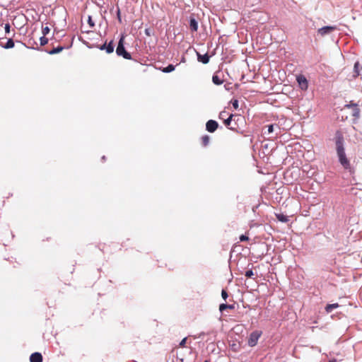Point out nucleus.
<instances>
[{"label": "nucleus", "mask_w": 362, "mask_h": 362, "mask_svg": "<svg viewBox=\"0 0 362 362\" xmlns=\"http://www.w3.org/2000/svg\"><path fill=\"white\" fill-rule=\"evenodd\" d=\"M334 141L336 145V152L339 163L346 170H348L351 175H353L355 170L354 168L351 167L350 160L346 156L344 148V138L340 130L336 131Z\"/></svg>", "instance_id": "obj_1"}, {"label": "nucleus", "mask_w": 362, "mask_h": 362, "mask_svg": "<svg viewBox=\"0 0 362 362\" xmlns=\"http://www.w3.org/2000/svg\"><path fill=\"white\" fill-rule=\"evenodd\" d=\"M125 37L126 35L124 33H121L119 35V38L115 49L116 54L124 59L133 60L132 54L127 50L124 46Z\"/></svg>", "instance_id": "obj_2"}, {"label": "nucleus", "mask_w": 362, "mask_h": 362, "mask_svg": "<svg viewBox=\"0 0 362 362\" xmlns=\"http://www.w3.org/2000/svg\"><path fill=\"white\" fill-rule=\"evenodd\" d=\"M74 37H75L74 35L72 36L71 43L68 45H64V46L58 45L57 47H54L52 49H42L39 47H37L36 48H33V49L38 50V51H45V52H47L48 54H50V55L57 54H59L61 52H62L64 49H70L73 46V42H74Z\"/></svg>", "instance_id": "obj_3"}, {"label": "nucleus", "mask_w": 362, "mask_h": 362, "mask_svg": "<svg viewBox=\"0 0 362 362\" xmlns=\"http://www.w3.org/2000/svg\"><path fill=\"white\" fill-rule=\"evenodd\" d=\"M94 47L101 51H105L107 54H110L114 52L115 45L114 40H111L110 42H107V40H105V42L101 45L95 44Z\"/></svg>", "instance_id": "obj_4"}, {"label": "nucleus", "mask_w": 362, "mask_h": 362, "mask_svg": "<svg viewBox=\"0 0 362 362\" xmlns=\"http://www.w3.org/2000/svg\"><path fill=\"white\" fill-rule=\"evenodd\" d=\"M339 30V28H338L337 25H325V26L318 28L317 30V35H320L321 37H325L327 35L331 34L332 32H334L335 30Z\"/></svg>", "instance_id": "obj_5"}, {"label": "nucleus", "mask_w": 362, "mask_h": 362, "mask_svg": "<svg viewBox=\"0 0 362 362\" xmlns=\"http://www.w3.org/2000/svg\"><path fill=\"white\" fill-rule=\"evenodd\" d=\"M262 334V331L255 330L252 332L249 336L247 340V344L250 347H253L257 345V341Z\"/></svg>", "instance_id": "obj_6"}, {"label": "nucleus", "mask_w": 362, "mask_h": 362, "mask_svg": "<svg viewBox=\"0 0 362 362\" xmlns=\"http://www.w3.org/2000/svg\"><path fill=\"white\" fill-rule=\"evenodd\" d=\"M296 79L300 90L305 91L308 89L309 81L303 74L297 75Z\"/></svg>", "instance_id": "obj_7"}, {"label": "nucleus", "mask_w": 362, "mask_h": 362, "mask_svg": "<svg viewBox=\"0 0 362 362\" xmlns=\"http://www.w3.org/2000/svg\"><path fill=\"white\" fill-rule=\"evenodd\" d=\"M218 127V122L214 119H209L206 123V130L209 133L215 132Z\"/></svg>", "instance_id": "obj_8"}, {"label": "nucleus", "mask_w": 362, "mask_h": 362, "mask_svg": "<svg viewBox=\"0 0 362 362\" xmlns=\"http://www.w3.org/2000/svg\"><path fill=\"white\" fill-rule=\"evenodd\" d=\"M196 54L197 57V61L203 64H206L209 62L211 54H209L208 52L205 54H201L200 52L196 51Z\"/></svg>", "instance_id": "obj_9"}, {"label": "nucleus", "mask_w": 362, "mask_h": 362, "mask_svg": "<svg viewBox=\"0 0 362 362\" xmlns=\"http://www.w3.org/2000/svg\"><path fill=\"white\" fill-rule=\"evenodd\" d=\"M188 24L192 32H197L199 28L198 21L195 18L194 14L189 17Z\"/></svg>", "instance_id": "obj_10"}, {"label": "nucleus", "mask_w": 362, "mask_h": 362, "mask_svg": "<svg viewBox=\"0 0 362 362\" xmlns=\"http://www.w3.org/2000/svg\"><path fill=\"white\" fill-rule=\"evenodd\" d=\"M223 64H221L220 66H219V70L216 71L213 76H212V82L214 84L216 85V86H220L221 85L224 80L222 79L220 76H219V73L221 72V69H222V66Z\"/></svg>", "instance_id": "obj_11"}, {"label": "nucleus", "mask_w": 362, "mask_h": 362, "mask_svg": "<svg viewBox=\"0 0 362 362\" xmlns=\"http://www.w3.org/2000/svg\"><path fill=\"white\" fill-rule=\"evenodd\" d=\"M30 362H42L43 356L40 352H33L29 358Z\"/></svg>", "instance_id": "obj_12"}, {"label": "nucleus", "mask_w": 362, "mask_h": 362, "mask_svg": "<svg viewBox=\"0 0 362 362\" xmlns=\"http://www.w3.org/2000/svg\"><path fill=\"white\" fill-rule=\"evenodd\" d=\"M235 308V303L233 304H228L226 303H223L219 305L218 310L219 312L223 315L224 312L229 309V310H234Z\"/></svg>", "instance_id": "obj_13"}, {"label": "nucleus", "mask_w": 362, "mask_h": 362, "mask_svg": "<svg viewBox=\"0 0 362 362\" xmlns=\"http://www.w3.org/2000/svg\"><path fill=\"white\" fill-rule=\"evenodd\" d=\"M233 116V114H230V115H228L226 119H224L223 124L228 129L238 132L236 128L230 127V124Z\"/></svg>", "instance_id": "obj_14"}, {"label": "nucleus", "mask_w": 362, "mask_h": 362, "mask_svg": "<svg viewBox=\"0 0 362 362\" xmlns=\"http://www.w3.org/2000/svg\"><path fill=\"white\" fill-rule=\"evenodd\" d=\"M362 71V66L358 61H356L354 64V78L358 77Z\"/></svg>", "instance_id": "obj_15"}, {"label": "nucleus", "mask_w": 362, "mask_h": 362, "mask_svg": "<svg viewBox=\"0 0 362 362\" xmlns=\"http://www.w3.org/2000/svg\"><path fill=\"white\" fill-rule=\"evenodd\" d=\"M275 216L279 222L286 223L289 221L288 216L286 214H284L283 213L275 214Z\"/></svg>", "instance_id": "obj_16"}, {"label": "nucleus", "mask_w": 362, "mask_h": 362, "mask_svg": "<svg viewBox=\"0 0 362 362\" xmlns=\"http://www.w3.org/2000/svg\"><path fill=\"white\" fill-rule=\"evenodd\" d=\"M252 267H253L252 264L248 262L247 265V270H246L245 272V276L247 278H253V276H255V273L252 270Z\"/></svg>", "instance_id": "obj_17"}, {"label": "nucleus", "mask_w": 362, "mask_h": 362, "mask_svg": "<svg viewBox=\"0 0 362 362\" xmlns=\"http://www.w3.org/2000/svg\"><path fill=\"white\" fill-rule=\"evenodd\" d=\"M339 306L340 305L338 303H331V304L328 303L326 305L325 310L327 313H330L332 312V310L334 309L338 308Z\"/></svg>", "instance_id": "obj_18"}, {"label": "nucleus", "mask_w": 362, "mask_h": 362, "mask_svg": "<svg viewBox=\"0 0 362 362\" xmlns=\"http://www.w3.org/2000/svg\"><path fill=\"white\" fill-rule=\"evenodd\" d=\"M15 46L14 40L12 38H8L6 42L4 45H1V47L4 49H11Z\"/></svg>", "instance_id": "obj_19"}, {"label": "nucleus", "mask_w": 362, "mask_h": 362, "mask_svg": "<svg viewBox=\"0 0 362 362\" xmlns=\"http://www.w3.org/2000/svg\"><path fill=\"white\" fill-rule=\"evenodd\" d=\"M175 69V65L169 64L167 66L162 69L163 73H171Z\"/></svg>", "instance_id": "obj_20"}, {"label": "nucleus", "mask_w": 362, "mask_h": 362, "mask_svg": "<svg viewBox=\"0 0 362 362\" xmlns=\"http://www.w3.org/2000/svg\"><path fill=\"white\" fill-rule=\"evenodd\" d=\"M353 106H354V109H353V111H352V115L354 117H358L359 115H360V109L358 106L357 104H353Z\"/></svg>", "instance_id": "obj_21"}, {"label": "nucleus", "mask_w": 362, "mask_h": 362, "mask_svg": "<svg viewBox=\"0 0 362 362\" xmlns=\"http://www.w3.org/2000/svg\"><path fill=\"white\" fill-rule=\"evenodd\" d=\"M210 142V136L207 134H205L202 136V144L203 146H206Z\"/></svg>", "instance_id": "obj_22"}, {"label": "nucleus", "mask_w": 362, "mask_h": 362, "mask_svg": "<svg viewBox=\"0 0 362 362\" xmlns=\"http://www.w3.org/2000/svg\"><path fill=\"white\" fill-rule=\"evenodd\" d=\"M274 124H269L267 125L265 127L267 128V132H264V134H271L274 132Z\"/></svg>", "instance_id": "obj_23"}, {"label": "nucleus", "mask_w": 362, "mask_h": 362, "mask_svg": "<svg viewBox=\"0 0 362 362\" xmlns=\"http://www.w3.org/2000/svg\"><path fill=\"white\" fill-rule=\"evenodd\" d=\"M230 349L233 352H238L240 349V344H236V343H233L232 344L230 345Z\"/></svg>", "instance_id": "obj_24"}, {"label": "nucleus", "mask_w": 362, "mask_h": 362, "mask_svg": "<svg viewBox=\"0 0 362 362\" xmlns=\"http://www.w3.org/2000/svg\"><path fill=\"white\" fill-rule=\"evenodd\" d=\"M49 42V39L45 36V35H42L40 37V46H45Z\"/></svg>", "instance_id": "obj_25"}, {"label": "nucleus", "mask_w": 362, "mask_h": 362, "mask_svg": "<svg viewBox=\"0 0 362 362\" xmlns=\"http://www.w3.org/2000/svg\"><path fill=\"white\" fill-rule=\"evenodd\" d=\"M230 103L233 106V107L235 109V110H238V107H239V101L238 99L236 98H233L231 100H230Z\"/></svg>", "instance_id": "obj_26"}, {"label": "nucleus", "mask_w": 362, "mask_h": 362, "mask_svg": "<svg viewBox=\"0 0 362 362\" xmlns=\"http://www.w3.org/2000/svg\"><path fill=\"white\" fill-rule=\"evenodd\" d=\"M228 115H230V114L226 112V110H223L221 112H220L219 115H218V118L220 119H223V121L224 120V119H226Z\"/></svg>", "instance_id": "obj_27"}, {"label": "nucleus", "mask_w": 362, "mask_h": 362, "mask_svg": "<svg viewBox=\"0 0 362 362\" xmlns=\"http://www.w3.org/2000/svg\"><path fill=\"white\" fill-rule=\"evenodd\" d=\"M116 16H117V21H119V23H122L121 11L118 6H117Z\"/></svg>", "instance_id": "obj_28"}, {"label": "nucleus", "mask_w": 362, "mask_h": 362, "mask_svg": "<svg viewBox=\"0 0 362 362\" xmlns=\"http://www.w3.org/2000/svg\"><path fill=\"white\" fill-rule=\"evenodd\" d=\"M50 32V28L48 26H42V35L47 36Z\"/></svg>", "instance_id": "obj_29"}, {"label": "nucleus", "mask_w": 362, "mask_h": 362, "mask_svg": "<svg viewBox=\"0 0 362 362\" xmlns=\"http://www.w3.org/2000/svg\"><path fill=\"white\" fill-rule=\"evenodd\" d=\"M87 23H88V25L90 26V28H93L95 26V22L93 20L91 16H88Z\"/></svg>", "instance_id": "obj_30"}, {"label": "nucleus", "mask_w": 362, "mask_h": 362, "mask_svg": "<svg viewBox=\"0 0 362 362\" xmlns=\"http://www.w3.org/2000/svg\"><path fill=\"white\" fill-rule=\"evenodd\" d=\"M221 297L226 301L228 298V293L226 288L221 290Z\"/></svg>", "instance_id": "obj_31"}, {"label": "nucleus", "mask_w": 362, "mask_h": 362, "mask_svg": "<svg viewBox=\"0 0 362 362\" xmlns=\"http://www.w3.org/2000/svg\"><path fill=\"white\" fill-rule=\"evenodd\" d=\"M239 240L240 242L247 241L249 240V237L246 234H242L240 235Z\"/></svg>", "instance_id": "obj_32"}, {"label": "nucleus", "mask_w": 362, "mask_h": 362, "mask_svg": "<svg viewBox=\"0 0 362 362\" xmlns=\"http://www.w3.org/2000/svg\"><path fill=\"white\" fill-rule=\"evenodd\" d=\"M4 30H5V33L6 34H9L10 32H11V25L9 23H7L5 24V26H4Z\"/></svg>", "instance_id": "obj_33"}, {"label": "nucleus", "mask_w": 362, "mask_h": 362, "mask_svg": "<svg viewBox=\"0 0 362 362\" xmlns=\"http://www.w3.org/2000/svg\"><path fill=\"white\" fill-rule=\"evenodd\" d=\"M144 33L146 36H151L152 35V30L151 28H145L144 30Z\"/></svg>", "instance_id": "obj_34"}, {"label": "nucleus", "mask_w": 362, "mask_h": 362, "mask_svg": "<svg viewBox=\"0 0 362 362\" xmlns=\"http://www.w3.org/2000/svg\"><path fill=\"white\" fill-rule=\"evenodd\" d=\"M186 343H187V337H185V338H183V339L180 341V344H179V346H180V347H185V345H186Z\"/></svg>", "instance_id": "obj_35"}, {"label": "nucleus", "mask_w": 362, "mask_h": 362, "mask_svg": "<svg viewBox=\"0 0 362 362\" xmlns=\"http://www.w3.org/2000/svg\"><path fill=\"white\" fill-rule=\"evenodd\" d=\"M83 44H84L85 45H86L87 47L88 48H93V47H95L94 46L95 45H90L88 42H86V40H83L82 41Z\"/></svg>", "instance_id": "obj_36"}, {"label": "nucleus", "mask_w": 362, "mask_h": 362, "mask_svg": "<svg viewBox=\"0 0 362 362\" xmlns=\"http://www.w3.org/2000/svg\"><path fill=\"white\" fill-rule=\"evenodd\" d=\"M59 33H61V30H59L57 27H54V31H53V35H58L59 34Z\"/></svg>", "instance_id": "obj_37"}, {"label": "nucleus", "mask_w": 362, "mask_h": 362, "mask_svg": "<svg viewBox=\"0 0 362 362\" xmlns=\"http://www.w3.org/2000/svg\"><path fill=\"white\" fill-rule=\"evenodd\" d=\"M95 3L98 6H101L103 4H104V0H95Z\"/></svg>", "instance_id": "obj_38"}, {"label": "nucleus", "mask_w": 362, "mask_h": 362, "mask_svg": "<svg viewBox=\"0 0 362 362\" xmlns=\"http://www.w3.org/2000/svg\"><path fill=\"white\" fill-rule=\"evenodd\" d=\"M353 104H355V103L353 101H351L349 104L345 105L344 107H347V108H351V107L354 108Z\"/></svg>", "instance_id": "obj_39"}, {"label": "nucleus", "mask_w": 362, "mask_h": 362, "mask_svg": "<svg viewBox=\"0 0 362 362\" xmlns=\"http://www.w3.org/2000/svg\"><path fill=\"white\" fill-rule=\"evenodd\" d=\"M205 334L206 333L202 332L199 334L198 338L203 339Z\"/></svg>", "instance_id": "obj_40"}, {"label": "nucleus", "mask_w": 362, "mask_h": 362, "mask_svg": "<svg viewBox=\"0 0 362 362\" xmlns=\"http://www.w3.org/2000/svg\"><path fill=\"white\" fill-rule=\"evenodd\" d=\"M258 207H259V205H256V206H252V211H253L254 212H255L256 209H257Z\"/></svg>", "instance_id": "obj_41"}, {"label": "nucleus", "mask_w": 362, "mask_h": 362, "mask_svg": "<svg viewBox=\"0 0 362 362\" xmlns=\"http://www.w3.org/2000/svg\"><path fill=\"white\" fill-rule=\"evenodd\" d=\"M101 160H102L103 162L105 161L106 160V156H103L101 157Z\"/></svg>", "instance_id": "obj_42"}, {"label": "nucleus", "mask_w": 362, "mask_h": 362, "mask_svg": "<svg viewBox=\"0 0 362 362\" xmlns=\"http://www.w3.org/2000/svg\"><path fill=\"white\" fill-rule=\"evenodd\" d=\"M329 362H337V361L335 358H332L329 361Z\"/></svg>", "instance_id": "obj_43"}, {"label": "nucleus", "mask_w": 362, "mask_h": 362, "mask_svg": "<svg viewBox=\"0 0 362 362\" xmlns=\"http://www.w3.org/2000/svg\"><path fill=\"white\" fill-rule=\"evenodd\" d=\"M177 360L180 361V362H184V358H180L177 357Z\"/></svg>", "instance_id": "obj_44"}, {"label": "nucleus", "mask_w": 362, "mask_h": 362, "mask_svg": "<svg viewBox=\"0 0 362 362\" xmlns=\"http://www.w3.org/2000/svg\"><path fill=\"white\" fill-rule=\"evenodd\" d=\"M185 62V57L184 56L182 57V59H181V62Z\"/></svg>", "instance_id": "obj_45"}, {"label": "nucleus", "mask_w": 362, "mask_h": 362, "mask_svg": "<svg viewBox=\"0 0 362 362\" xmlns=\"http://www.w3.org/2000/svg\"><path fill=\"white\" fill-rule=\"evenodd\" d=\"M224 87H225L226 90H230V88L228 85H225Z\"/></svg>", "instance_id": "obj_46"}, {"label": "nucleus", "mask_w": 362, "mask_h": 362, "mask_svg": "<svg viewBox=\"0 0 362 362\" xmlns=\"http://www.w3.org/2000/svg\"><path fill=\"white\" fill-rule=\"evenodd\" d=\"M236 199H237V200L239 202V204H240V196H239V195H238V196H237V197H236Z\"/></svg>", "instance_id": "obj_47"}, {"label": "nucleus", "mask_w": 362, "mask_h": 362, "mask_svg": "<svg viewBox=\"0 0 362 362\" xmlns=\"http://www.w3.org/2000/svg\"><path fill=\"white\" fill-rule=\"evenodd\" d=\"M78 40L82 42L83 40H84L81 36H78Z\"/></svg>", "instance_id": "obj_48"}, {"label": "nucleus", "mask_w": 362, "mask_h": 362, "mask_svg": "<svg viewBox=\"0 0 362 362\" xmlns=\"http://www.w3.org/2000/svg\"><path fill=\"white\" fill-rule=\"evenodd\" d=\"M65 34H62V36H59L60 38H62L63 37H64Z\"/></svg>", "instance_id": "obj_49"}, {"label": "nucleus", "mask_w": 362, "mask_h": 362, "mask_svg": "<svg viewBox=\"0 0 362 362\" xmlns=\"http://www.w3.org/2000/svg\"><path fill=\"white\" fill-rule=\"evenodd\" d=\"M310 23H312V25H314V22H313V21H310Z\"/></svg>", "instance_id": "obj_50"}, {"label": "nucleus", "mask_w": 362, "mask_h": 362, "mask_svg": "<svg viewBox=\"0 0 362 362\" xmlns=\"http://www.w3.org/2000/svg\"><path fill=\"white\" fill-rule=\"evenodd\" d=\"M204 362H210V361H208V360H206V361H204Z\"/></svg>", "instance_id": "obj_51"}]
</instances>
